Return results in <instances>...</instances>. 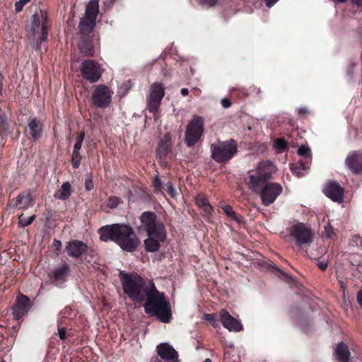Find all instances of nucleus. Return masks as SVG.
I'll list each match as a JSON object with an SVG mask.
<instances>
[{"mask_svg":"<svg viewBox=\"0 0 362 362\" xmlns=\"http://www.w3.org/2000/svg\"><path fill=\"white\" fill-rule=\"evenodd\" d=\"M100 239L103 241L112 240L126 252H133L141 241L134 229L127 224H112L99 229Z\"/></svg>","mask_w":362,"mask_h":362,"instance_id":"1","label":"nucleus"},{"mask_svg":"<svg viewBox=\"0 0 362 362\" xmlns=\"http://www.w3.org/2000/svg\"><path fill=\"white\" fill-rule=\"evenodd\" d=\"M142 228L147 233L148 238L144 240L145 249L148 252L158 251L160 243L166 238L164 225L158 220L155 213L145 211L140 217Z\"/></svg>","mask_w":362,"mask_h":362,"instance_id":"2","label":"nucleus"},{"mask_svg":"<svg viewBox=\"0 0 362 362\" xmlns=\"http://www.w3.org/2000/svg\"><path fill=\"white\" fill-rule=\"evenodd\" d=\"M119 278L121 281L124 293L134 303L145 301L146 295L151 289L153 281H146L140 275L135 272L127 273L119 271Z\"/></svg>","mask_w":362,"mask_h":362,"instance_id":"3","label":"nucleus"},{"mask_svg":"<svg viewBox=\"0 0 362 362\" xmlns=\"http://www.w3.org/2000/svg\"><path fill=\"white\" fill-rule=\"evenodd\" d=\"M146 302L144 305L145 313L155 316L160 322L168 323L172 318L171 307L164 293L159 292L152 284L151 289L146 295Z\"/></svg>","mask_w":362,"mask_h":362,"instance_id":"4","label":"nucleus"},{"mask_svg":"<svg viewBox=\"0 0 362 362\" xmlns=\"http://www.w3.org/2000/svg\"><path fill=\"white\" fill-rule=\"evenodd\" d=\"M289 234L299 247L310 245L313 242L314 233L312 229L303 223H296L289 229Z\"/></svg>","mask_w":362,"mask_h":362,"instance_id":"5","label":"nucleus"},{"mask_svg":"<svg viewBox=\"0 0 362 362\" xmlns=\"http://www.w3.org/2000/svg\"><path fill=\"white\" fill-rule=\"evenodd\" d=\"M236 151L237 145L233 139L211 146V157L219 163L230 159Z\"/></svg>","mask_w":362,"mask_h":362,"instance_id":"6","label":"nucleus"},{"mask_svg":"<svg viewBox=\"0 0 362 362\" xmlns=\"http://www.w3.org/2000/svg\"><path fill=\"white\" fill-rule=\"evenodd\" d=\"M47 14L46 11L40 10L32 16L30 31L33 35L40 34V43L47 37Z\"/></svg>","mask_w":362,"mask_h":362,"instance_id":"7","label":"nucleus"},{"mask_svg":"<svg viewBox=\"0 0 362 362\" xmlns=\"http://www.w3.org/2000/svg\"><path fill=\"white\" fill-rule=\"evenodd\" d=\"M204 122L201 117L194 116L188 124L185 132V142L188 146H194L203 134Z\"/></svg>","mask_w":362,"mask_h":362,"instance_id":"8","label":"nucleus"},{"mask_svg":"<svg viewBox=\"0 0 362 362\" xmlns=\"http://www.w3.org/2000/svg\"><path fill=\"white\" fill-rule=\"evenodd\" d=\"M165 95V88L160 83H153L149 90V94L146 98L147 107L150 112L156 113L158 112L161 100Z\"/></svg>","mask_w":362,"mask_h":362,"instance_id":"9","label":"nucleus"},{"mask_svg":"<svg viewBox=\"0 0 362 362\" xmlns=\"http://www.w3.org/2000/svg\"><path fill=\"white\" fill-rule=\"evenodd\" d=\"M82 77L90 83L97 82L102 76L103 69L98 63L92 59L85 60L81 65Z\"/></svg>","mask_w":362,"mask_h":362,"instance_id":"10","label":"nucleus"},{"mask_svg":"<svg viewBox=\"0 0 362 362\" xmlns=\"http://www.w3.org/2000/svg\"><path fill=\"white\" fill-rule=\"evenodd\" d=\"M282 191L283 188L280 184L268 182L259 193L262 204L268 206L273 204Z\"/></svg>","mask_w":362,"mask_h":362,"instance_id":"11","label":"nucleus"},{"mask_svg":"<svg viewBox=\"0 0 362 362\" xmlns=\"http://www.w3.org/2000/svg\"><path fill=\"white\" fill-rule=\"evenodd\" d=\"M112 94L113 92L106 85H98L93 93V103L98 107L106 108L111 103Z\"/></svg>","mask_w":362,"mask_h":362,"instance_id":"12","label":"nucleus"},{"mask_svg":"<svg viewBox=\"0 0 362 362\" xmlns=\"http://www.w3.org/2000/svg\"><path fill=\"white\" fill-rule=\"evenodd\" d=\"M346 167L354 174L362 173V151H353L348 153L345 160Z\"/></svg>","mask_w":362,"mask_h":362,"instance_id":"13","label":"nucleus"},{"mask_svg":"<svg viewBox=\"0 0 362 362\" xmlns=\"http://www.w3.org/2000/svg\"><path fill=\"white\" fill-rule=\"evenodd\" d=\"M324 194L336 202H342L344 200V189L337 181H329L323 189Z\"/></svg>","mask_w":362,"mask_h":362,"instance_id":"14","label":"nucleus"},{"mask_svg":"<svg viewBox=\"0 0 362 362\" xmlns=\"http://www.w3.org/2000/svg\"><path fill=\"white\" fill-rule=\"evenodd\" d=\"M156 351L163 362H179L177 352L168 343L158 344Z\"/></svg>","mask_w":362,"mask_h":362,"instance_id":"15","label":"nucleus"},{"mask_svg":"<svg viewBox=\"0 0 362 362\" xmlns=\"http://www.w3.org/2000/svg\"><path fill=\"white\" fill-rule=\"evenodd\" d=\"M69 274V266L64 263L54 267L49 276L52 283L59 286L66 280Z\"/></svg>","mask_w":362,"mask_h":362,"instance_id":"16","label":"nucleus"},{"mask_svg":"<svg viewBox=\"0 0 362 362\" xmlns=\"http://www.w3.org/2000/svg\"><path fill=\"white\" fill-rule=\"evenodd\" d=\"M220 320L223 326L230 332H240L243 329L242 324L235 317L231 316L226 310L220 312Z\"/></svg>","mask_w":362,"mask_h":362,"instance_id":"17","label":"nucleus"},{"mask_svg":"<svg viewBox=\"0 0 362 362\" xmlns=\"http://www.w3.org/2000/svg\"><path fill=\"white\" fill-rule=\"evenodd\" d=\"M31 306L30 299L21 295L17 298V302L13 308V315L16 320H20L23 316L27 314Z\"/></svg>","mask_w":362,"mask_h":362,"instance_id":"18","label":"nucleus"},{"mask_svg":"<svg viewBox=\"0 0 362 362\" xmlns=\"http://www.w3.org/2000/svg\"><path fill=\"white\" fill-rule=\"evenodd\" d=\"M88 246L81 240H74L68 242L66 251L72 258L78 259L87 250Z\"/></svg>","mask_w":362,"mask_h":362,"instance_id":"19","label":"nucleus"},{"mask_svg":"<svg viewBox=\"0 0 362 362\" xmlns=\"http://www.w3.org/2000/svg\"><path fill=\"white\" fill-rule=\"evenodd\" d=\"M267 182V180L256 173L248 176L246 185L250 190L259 194Z\"/></svg>","mask_w":362,"mask_h":362,"instance_id":"20","label":"nucleus"},{"mask_svg":"<svg viewBox=\"0 0 362 362\" xmlns=\"http://www.w3.org/2000/svg\"><path fill=\"white\" fill-rule=\"evenodd\" d=\"M28 128L33 139H37L41 137L43 131V125L37 118L30 117L28 120Z\"/></svg>","mask_w":362,"mask_h":362,"instance_id":"21","label":"nucleus"},{"mask_svg":"<svg viewBox=\"0 0 362 362\" xmlns=\"http://www.w3.org/2000/svg\"><path fill=\"white\" fill-rule=\"evenodd\" d=\"M275 172V166L271 161H263L257 168V174L268 181Z\"/></svg>","mask_w":362,"mask_h":362,"instance_id":"22","label":"nucleus"},{"mask_svg":"<svg viewBox=\"0 0 362 362\" xmlns=\"http://www.w3.org/2000/svg\"><path fill=\"white\" fill-rule=\"evenodd\" d=\"M334 355L339 362H349L351 357L349 349L344 342L337 345L334 351Z\"/></svg>","mask_w":362,"mask_h":362,"instance_id":"23","label":"nucleus"},{"mask_svg":"<svg viewBox=\"0 0 362 362\" xmlns=\"http://www.w3.org/2000/svg\"><path fill=\"white\" fill-rule=\"evenodd\" d=\"M171 145V138L169 134H165L163 139L158 144V147L156 151L157 156L160 159L163 158L170 151V147Z\"/></svg>","mask_w":362,"mask_h":362,"instance_id":"24","label":"nucleus"},{"mask_svg":"<svg viewBox=\"0 0 362 362\" xmlns=\"http://www.w3.org/2000/svg\"><path fill=\"white\" fill-rule=\"evenodd\" d=\"M95 21L96 20L84 16L81 18L78 25L80 32L84 34L91 33L95 25Z\"/></svg>","mask_w":362,"mask_h":362,"instance_id":"25","label":"nucleus"},{"mask_svg":"<svg viewBox=\"0 0 362 362\" xmlns=\"http://www.w3.org/2000/svg\"><path fill=\"white\" fill-rule=\"evenodd\" d=\"M32 200L33 199L30 194H20L16 197L14 206L20 209H26L31 206Z\"/></svg>","mask_w":362,"mask_h":362,"instance_id":"26","label":"nucleus"},{"mask_svg":"<svg viewBox=\"0 0 362 362\" xmlns=\"http://www.w3.org/2000/svg\"><path fill=\"white\" fill-rule=\"evenodd\" d=\"M71 186L69 182H64L61 188L55 192L54 197L62 201L67 199L71 194Z\"/></svg>","mask_w":362,"mask_h":362,"instance_id":"27","label":"nucleus"},{"mask_svg":"<svg viewBox=\"0 0 362 362\" xmlns=\"http://www.w3.org/2000/svg\"><path fill=\"white\" fill-rule=\"evenodd\" d=\"M98 12H99L98 1V0H90L86 6L84 16H88L90 18L96 20V17L98 16Z\"/></svg>","mask_w":362,"mask_h":362,"instance_id":"28","label":"nucleus"},{"mask_svg":"<svg viewBox=\"0 0 362 362\" xmlns=\"http://www.w3.org/2000/svg\"><path fill=\"white\" fill-rule=\"evenodd\" d=\"M196 204L203 210L206 215L210 216L211 214L212 206L205 197L202 195L197 197Z\"/></svg>","mask_w":362,"mask_h":362,"instance_id":"29","label":"nucleus"},{"mask_svg":"<svg viewBox=\"0 0 362 362\" xmlns=\"http://www.w3.org/2000/svg\"><path fill=\"white\" fill-rule=\"evenodd\" d=\"M78 46L81 52L87 56H92L93 54V46L90 41H81Z\"/></svg>","mask_w":362,"mask_h":362,"instance_id":"30","label":"nucleus"},{"mask_svg":"<svg viewBox=\"0 0 362 362\" xmlns=\"http://www.w3.org/2000/svg\"><path fill=\"white\" fill-rule=\"evenodd\" d=\"M35 218V215L26 216L23 214H21L18 217V224L21 227L24 228L30 225L34 221Z\"/></svg>","mask_w":362,"mask_h":362,"instance_id":"31","label":"nucleus"},{"mask_svg":"<svg viewBox=\"0 0 362 362\" xmlns=\"http://www.w3.org/2000/svg\"><path fill=\"white\" fill-rule=\"evenodd\" d=\"M222 209L224 213L231 219L235 220L237 222H240V218L236 213L233 210L232 207L229 205H224L222 206Z\"/></svg>","mask_w":362,"mask_h":362,"instance_id":"32","label":"nucleus"},{"mask_svg":"<svg viewBox=\"0 0 362 362\" xmlns=\"http://www.w3.org/2000/svg\"><path fill=\"white\" fill-rule=\"evenodd\" d=\"M274 147L279 151V153L283 152L287 147V142L281 139H277L274 141Z\"/></svg>","mask_w":362,"mask_h":362,"instance_id":"33","label":"nucleus"},{"mask_svg":"<svg viewBox=\"0 0 362 362\" xmlns=\"http://www.w3.org/2000/svg\"><path fill=\"white\" fill-rule=\"evenodd\" d=\"M81 156L80 151H73L71 156V162L74 168H78L81 164Z\"/></svg>","mask_w":362,"mask_h":362,"instance_id":"34","label":"nucleus"},{"mask_svg":"<svg viewBox=\"0 0 362 362\" xmlns=\"http://www.w3.org/2000/svg\"><path fill=\"white\" fill-rule=\"evenodd\" d=\"M308 169V167L305 166L303 164H300V166L296 165L294 164L291 165V170L293 173V174L296 175L298 177H302L304 175V173L301 172V170H306Z\"/></svg>","mask_w":362,"mask_h":362,"instance_id":"35","label":"nucleus"},{"mask_svg":"<svg viewBox=\"0 0 362 362\" xmlns=\"http://www.w3.org/2000/svg\"><path fill=\"white\" fill-rule=\"evenodd\" d=\"M84 138H85V132H81L79 133L78 137L76 138V141L74 146L73 151H80V149L81 148V146H82L83 141L84 140Z\"/></svg>","mask_w":362,"mask_h":362,"instance_id":"36","label":"nucleus"},{"mask_svg":"<svg viewBox=\"0 0 362 362\" xmlns=\"http://www.w3.org/2000/svg\"><path fill=\"white\" fill-rule=\"evenodd\" d=\"M298 154L310 160V149L305 146H301L298 150Z\"/></svg>","mask_w":362,"mask_h":362,"instance_id":"37","label":"nucleus"},{"mask_svg":"<svg viewBox=\"0 0 362 362\" xmlns=\"http://www.w3.org/2000/svg\"><path fill=\"white\" fill-rule=\"evenodd\" d=\"M6 117L0 109V134L6 130Z\"/></svg>","mask_w":362,"mask_h":362,"instance_id":"38","label":"nucleus"},{"mask_svg":"<svg viewBox=\"0 0 362 362\" xmlns=\"http://www.w3.org/2000/svg\"><path fill=\"white\" fill-rule=\"evenodd\" d=\"M85 187L87 191L91 190L94 187V185L93 182V178L90 174H88L86 176V179L85 180Z\"/></svg>","mask_w":362,"mask_h":362,"instance_id":"39","label":"nucleus"},{"mask_svg":"<svg viewBox=\"0 0 362 362\" xmlns=\"http://www.w3.org/2000/svg\"><path fill=\"white\" fill-rule=\"evenodd\" d=\"M30 0H19L15 4V9L17 13L22 11L23 6Z\"/></svg>","mask_w":362,"mask_h":362,"instance_id":"40","label":"nucleus"},{"mask_svg":"<svg viewBox=\"0 0 362 362\" xmlns=\"http://www.w3.org/2000/svg\"><path fill=\"white\" fill-rule=\"evenodd\" d=\"M119 203V199L116 197H110L107 202V206L110 208H115Z\"/></svg>","mask_w":362,"mask_h":362,"instance_id":"41","label":"nucleus"},{"mask_svg":"<svg viewBox=\"0 0 362 362\" xmlns=\"http://www.w3.org/2000/svg\"><path fill=\"white\" fill-rule=\"evenodd\" d=\"M334 234V229L330 224H327L324 228V235L329 238Z\"/></svg>","mask_w":362,"mask_h":362,"instance_id":"42","label":"nucleus"},{"mask_svg":"<svg viewBox=\"0 0 362 362\" xmlns=\"http://www.w3.org/2000/svg\"><path fill=\"white\" fill-rule=\"evenodd\" d=\"M166 187H167V191L169 193V194L172 197H175L176 196V192H175V189H174V187L173 186L172 182H167Z\"/></svg>","mask_w":362,"mask_h":362,"instance_id":"43","label":"nucleus"},{"mask_svg":"<svg viewBox=\"0 0 362 362\" xmlns=\"http://www.w3.org/2000/svg\"><path fill=\"white\" fill-rule=\"evenodd\" d=\"M153 186L156 189H160L162 187V182L158 175H156L153 180Z\"/></svg>","mask_w":362,"mask_h":362,"instance_id":"44","label":"nucleus"},{"mask_svg":"<svg viewBox=\"0 0 362 362\" xmlns=\"http://www.w3.org/2000/svg\"><path fill=\"white\" fill-rule=\"evenodd\" d=\"M353 243L356 246L362 247V237L359 235H354L353 237Z\"/></svg>","mask_w":362,"mask_h":362,"instance_id":"45","label":"nucleus"},{"mask_svg":"<svg viewBox=\"0 0 362 362\" xmlns=\"http://www.w3.org/2000/svg\"><path fill=\"white\" fill-rule=\"evenodd\" d=\"M217 0H201L203 5L206 6H212L216 3Z\"/></svg>","mask_w":362,"mask_h":362,"instance_id":"46","label":"nucleus"},{"mask_svg":"<svg viewBox=\"0 0 362 362\" xmlns=\"http://www.w3.org/2000/svg\"><path fill=\"white\" fill-rule=\"evenodd\" d=\"M221 103L223 108H228L231 105V103L228 98L221 99Z\"/></svg>","mask_w":362,"mask_h":362,"instance_id":"47","label":"nucleus"},{"mask_svg":"<svg viewBox=\"0 0 362 362\" xmlns=\"http://www.w3.org/2000/svg\"><path fill=\"white\" fill-rule=\"evenodd\" d=\"M58 334L60 339H64L66 336V329L64 328H59L58 329Z\"/></svg>","mask_w":362,"mask_h":362,"instance_id":"48","label":"nucleus"},{"mask_svg":"<svg viewBox=\"0 0 362 362\" xmlns=\"http://www.w3.org/2000/svg\"><path fill=\"white\" fill-rule=\"evenodd\" d=\"M317 266L321 270H325L327 268V262H318Z\"/></svg>","mask_w":362,"mask_h":362,"instance_id":"49","label":"nucleus"},{"mask_svg":"<svg viewBox=\"0 0 362 362\" xmlns=\"http://www.w3.org/2000/svg\"><path fill=\"white\" fill-rule=\"evenodd\" d=\"M358 303L362 306V290L359 291L357 293Z\"/></svg>","mask_w":362,"mask_h":362,"instance_id":"50","label":"nucleus"},{"mask_svg":"<svg viewBox=\"0 0 362 362\" xmlns=\"http://www.w3.org/2000/svg\"><path fill=\"white\" fill-rule=\"evenodd\" d=\"M298 110L299 114L303 115H305L308 113V109L306 107H300Z\"/></svg>","mask_w":362,"mask_h":362,"instance_id":"51","label":"nucleus"},{"mask_svg":"<svg viewBox=\"0 0 362 362\" xmlns=\"http://www.w3.org/2000/svg\"><path fill=\"white\" fill-rule=\"evenodd\" d=\"M180 93H181L182 95L186 96V95H188L189 91H188L187 88H183L181 89Z\"/></svg>","mask_w":362,"mask_h":362,"instance_id":"52","label":"nucleus"},{"mask_svg":"<svg viewBox=\"0 0 362 362\" xmlns=\"http://www.w3.org/2000/svg\"><path fill=\"white\" fill-rule=\"evenodd\" d=\"M354 4L362 7V0H352Z\"/></svg>","mask_w":362,"mask_h":362,"instance_id":"53","label":"nucleus"},{"mask_svg":"<svg viewBox=\"0 0 362 362\" xmlns=\"http://www.w3.org/2000/svg\"><path fill=\"white\" fill-rule=\"evenodd\" d=\"M96 255H97L96 252L94 250H90V255L91 257H95Z\"/></svg>","mask_w":362,"mask_h":362,"instance_id":"54","label":"nucleus"},{"mask_svg":"<svg viewBox=\"0 0 362 362\" xmlns=\"http://www.w3.org/2000/svg\"><path fill=\"white\" fill-rule=\"evenodd\" d=\"M54 244L57 247H60L61 246V242L59 241V240H54Z\"/></svg>","mask_w":362,"mask_h":362,"instance_id":"55","label":"nucleus"},{"mask_svg":"<svg viewBox=\"0 0 362 362\" xmlns=\"http://www.w3.org/2000/svg\"><path fill=\"white\" fill-rule=\"evenodd\" d=\"M203 362H211L210 358H206Z\"/></svg>","mask_w":362,"mask_h":362,"instance_id":"56","label":"nucleus"},{"mask_svg":"<svg viewBox=\"0 0 362 362\" xmlns=\"http://www.w3.org/2000/svg\"><path fill=\"white\" fill-rule=\"evenodd\" d=\"M2 362H5V361H2Z\"/></svg>","mask_w":362,"mask_h":362,"instance_id":"57","label":"nucleus"}]
</instances>
